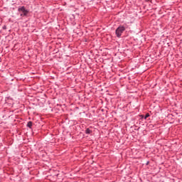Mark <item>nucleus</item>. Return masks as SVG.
<instances>
[{"mask_svg":"<svg viewBox=\"0 0 182 182\" xmlns=\"http://www.w3.org/2000/svg\"><path fill=\"white\" fill-rule=\"evenodd\" d=\"M148 1H150V0H148Z\"/></svg>","mask_w":182,"mask_h":182,"instance_id":"obj_7","label":"nucleus"},{"mask_svg":"<svg viewBox=\"0 0 182 182\" xmlns=\"http://www.w3.org/2000/svg\"><path fill=\"white\" fill-rule=\"evenodd\" d=\"M18 11L22 12V14H20V16H28V14H29V10L26 9L23 6H19Z\"/></svg>","mask_w":182,"mask_h":182,"instance_id":"obj_2","label":"nucleus"},{"mask_svg":"<svg viewBox=\"0 0 182 182\" xmlns=\"http://www.w3.org/2000/svg\"><path fill=\"white\" fill-rule=\"evenodd\" d=\"M150 114H146L144 117V119L146 120V119H147V117H149Z\"/></svg>","mask_w":182,"mask_h":182,"instance_id":"obj_5","label":"nucleus"},{"mask_svg":"<svg viewBox=\"0 0 182 182\" xmlns=\"http://www.w3.org/2000/svg\"><path fill=\"white\" fill-rule=\"evenodd\" d=\"M32 126H33V123L31 121H29L28 123H27V127H28L29 129H32Z\"/></svg>","mask_w":182,"mask_h":182,"instance_id":"obj_3","label":"nucleus"},{"mask_svg":"<svg viewBox=\"0 0 182 182\" xmlns=\"http://www.w3.org/2000/svg\"><path fill=\"white\" fill-rule=\"evenodd\" d=\"M3 29H6V26H4Z\"/></svg>","mask_w":182,"mask_h":182,"instance_id":"obj_6","label":"nucleus"},{"mask_svg":"<svg viewBox=\"0 0 182 182\" xmlns=\"http://www.w3.org/2000/svg\"><path fill=\"white\" fill-rule=\"evenodd\" d=\"M127 28V25L126 24L119 26V27L115 31L117 38H121L122 33H123V32L126 31Z\"/></svg>","mask_w":182,"mask_h":182,"instance_id":"obj_1","label":"nucleus"},{"mask_svg":"<svg viewBox=\"0 0 182 182\" xmlns=\"http://www.w3.org/2000/svg\"><path fill=\"white\" fill-rule=\"evenodd\" d=\"M90 133H92V130H90V129H89V128L86 129L85 134H90Z\"/></svg>","mask_w":182,"mask_h":182,"instance_id":"obj_4","label":"nucleus"}]
</instances>
